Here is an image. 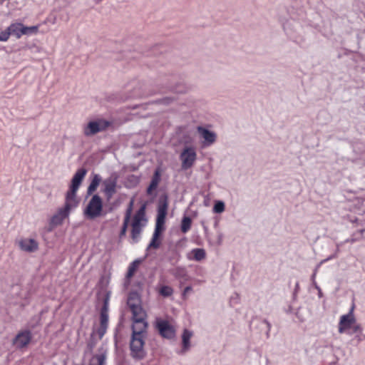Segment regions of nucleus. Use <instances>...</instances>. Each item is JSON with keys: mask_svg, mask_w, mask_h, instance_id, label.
<instances>
[{"mask_svg": "<svg viewBox=\"0 0 365 365\" xmlns=\"http://www.w3.org/2000/svg\"><path fill=\"white\" fill-rule=\"evenodd\" d=\"M174 101V98H170V97H165L163 99H161L160 102L163 104H170L172 101Z\"/></svg>", "mask_w": 365, "mask_h": 365, "instance_id": "72a5a7b5", "label": "nucleus"}, {"mask_svg": "<svg viewBox=\"0 0 365 365\" xmlns=\"http://www.w3.org/2000/svg\"><path fill=\"white\" fill-rule=\"evenodd\" d=\"M19 248L26 252H34L38 249V242L31 238H23L19 242Z\"/></svg>", "mask_w": 365, "mask_h": 365, "instance_id": "2eb2a0df", "label": "nucleus"}, {"mask_svg": "<svg viewBox=\"0 0 365 365\" xmlns=\"http://www.w3.org/2000/svg\"><path fill=\"white\" fill-rule=\"evenodd\" d=\"M127 304L130 309L131 308V304L137 306L140 305V298L136 294H131L128 297Z\"/></svg>", "mask_w": 365, "mask_h": 365, "instance_id": "c85d7f7f", "label": "nucleus"}, {"mask_svg": "<svg viewBox=\"0 0 365 365\" xmlns=\"http://www.w3.org/2000/svg\"><path fill=\"white\" fill-rule=\"evenodd\" d=\"M196 129L200 138L202 140V147H210L215 143L217 140V134L214 131L203 126H197Z\"/></svg>", "mask_w": 365, "mask_h": 365, "instance_id": "ddd939ff", "label": "nucleus"}, {"mask_svg": "<svg viewBox=\"0 0 365 365\" xmlns=\"http://www.w3.org/2000/svg\"><path fill=\"white\" fill-rule=\"evenodd\" d=\"M132 205H133V202L131 201L130 203V207H128V209L127 210V211L125 212V215L124 220H123V226H122V228H121V230L120 232V238L123 237V236H125L126 234L127 228H128V224L130 222V219L131 217Z\"/></svg>", "mask_w": 365, "mask_h": 365, "instance_id": "412c9836", "label": "nucleus"}, {"mask_svg": "<svg viewBox=\"0 0 365 365\" xmlns=\"http://www.w3.org/2000/svg\"><path fill=\"white\" fill-rule=\"evenodd\" d=\"M283 29L287 37L292 41L297 43L303 41L300 33L301 26L299 22L294 20L287 21L284 24Z\"/></svg>", "mask_w": 365, "mask_h": 365, "instance_id": "0eeeda50", "label": "nucleus"}, {"mask_svg": "<svg viewBox=\"0 0 365 365\" xmlns=\"http://www.w3.org/2000/svg\"><path fill=\"white\" fill-rule=\"evenodd\" d=\"M158 292L161 296H163L164 297H168L173 294V289L170 286L163 285L159 288Z\"/></svg>", "mask_w": 365, "mask_h": 365, "instance_id": "bb28decb", "label": "nucleus"}, {"mask_svg": "<svg viewBox=\"0 0 365 365\" xmlns=\"http://www.w3.org/2000/svg\"><path fill=\"white\" fill-rule=\"evenodd\" d=\"M162 170L160 168H157L152 177L150 183L147 188V194L149 195H153V192L157 189L158 184L161 179Z\"/></svg>", "mask_w": 365, "mask_h": 365, "instance_id": "f3484780", "label": "nucleus"}, {"mask_svg": "<svg viewBox=\"0 0 365 365\" xmlns=\"http://www.w3.org/2000/svg\"><path fill=\"white\" fill-rule=\"evenodd\" d=\"M298 287H299V284H298V283H297V284H296V289H298Z\"/></svg>", "mask_w": 365, "mask_h": 365, "instance_id": "ea45409f", "label": "nucleus"}, {"mask_svg": "<svg viewBox=\"0 0 365 365\" xmlns=\"http://www.w3.org/2000/svg\"><path fill=\"white\" fill-rule=\"evenodd\" d=\"M86 174V170L85 169H79L77 170L71 180L70 190L66 193V198L74 202H78L76 198V192L78 190L81 181L83 180Z\"/></svg>", "mask_w": 365, "mask_h": 365, "instance_id": "1a4fd4ad", "label": "nucleus"}, {"mask_svg": "<svg viewBox=\"0 0 365 365\" xmlns=\"http://www.w3.org/2000/svg\"><path fill=\"white\" fill-rule=\"evenodd\" d=\"M354 307L351 309L347 314L342 315L340 317L339 323V332L340 334L347 332L350 329H354V331H357L359 327L356 325V319L353 314Z\"/></svg>", "mask_w": 365, "mask_h": 365, "instance_id": "6e6552de", "label": "nucleus"}, {"mask_svg": "<svg viewBox=\"0 0 365 365\" xmlns=\"http://www.w3.org/2000/svg\"><path fill=\"white\" fill-rule=\"evenodd\" d=\"M180 160H195L196 147L194 140L189 135H183L180 141Z\"/></svg>", "mask_w": 365, "mask_h": 365, "instance_id": "20e7f679", "label": "nucleus"}, {"mask_svg": "<svg viewBox=\"0 0 365 365\" xmlns=\"http://www.w3.org/2000/svg\"><path fill=\"white\" fill-rule=\"evenodd\" d=\"M93 360H96L98 365H106V356L103 354L96 355Z\"/></svg>", "mask_w": 365, "mask_h": 365, "instance_id": "7c9ffc66", "label": "nucleus"}, {"mask_svg": "<svg viewBox=\"0 0 365 365\" xmlns=\"http://www.w3.org/2000/svg\"><path fill=\"white\" fill-rule=\"evenodd\" d=\"M264 322L267 324V328H268V331H269V330H270V329H271V324H270V323H269L267 320H264Z\"/></svg>", "mask_w": 365, "mask_h": 365, "instance_id": "e433bc0d", "label": "nucleus"}, {"mask_svg": "<svg viewBox=\"0 0 365 365\" xmlns=\"http://www.w3.org/2000/svg\"><path fill=\"white\" fill-rule=\"evenodd\" d=\"M225 210V203L222 201H218L217 202L214 207H213V211L215 213H221Z\"/></svg>", "mask_w": 365, "mask_h": 365, "instance_id": "c756f323", "label": "nucleus"}, {"mask_svg": "<svg viewBox=\"0 0 365 365\" xmlns=\"http://www.w3.org/2000/svg\"><path fill=\"white\" fill-rule=\"evenodd\" d=\"M168 203L166 201L160 202L158 207V215L155 223V231L152 237V240L149 243L147 249H158L160 245L159 237L161 231L163 230V225L167 215Z\"/></svg>", "mask_w": 365, "mask_h": 365, "instance_id": "f257e3e1", "label": "nucleus"}, {"mask_svg": "<svg viewBox=\"0 0 365 365\" xmlns=\"http://www.w3.org/2000/svg\"><path fill=\"white\" fill-rule=\"evenodd\" d=\"M39 26H26L23 24V35L31 36L37 34Z\"/></svg>", "mask_w": 365, "mask_h": 365, "instance_id": "a878e982", "label": "nucleus"}, {"mask_svg": "<svg viewBox=\"0 0 365 365\" xmlns=\"http://www.w3.org/2000/svg\"><path fill=\"white\" fill-rule=\"evenodd\" d=\"M78 202H74L66 197V202L63 207L58 210L50 221V225L56 227L61 225L63 220L68 217L70 211L73 207L77 206Z\"/></svg>", "mask_w": 365, "mask_h": 365, "instance_id": "423d86ee", "label": "nucleus"}, {"mask_svg": "<svg viewBox=\"0 0 365 365\" xmlns=\"http://www.w3.org/2000/svg\"><path fill=\"white\" fill-rule=\"evenodd\" d=\"M155 327L160 336L164 338L172 339L175 335L174 327L167 320L157 319Z\"/></svg>", "mask_w": 365, "mask_h": 365, "instance_id": "f8f14e48", "label": "nucleus"}, {"mask_svg": "<svg viewBox=\"0 0 365 365\" xmlns=\"http://www.w3.org/2000/svg\"><path fill=\"white\" fill-rule=\"evenodd\" d=\"M47 21L50 22L52 24H55L56 22V16L48 17V18H47Z\"/></svg>", "mask_w": 365, "mask_h": 365, "instance_id": "c9c22d12", "label": "nucleus"}, {"mask_svg": "<svg viewBox=\"0 0 365 365\" xmlns=\"http://www.w3.org/2000/svg\"><path fill=\"white\" fill-rule=\"evenodd\" d=\"M235 298H236V299H239V295H238V294L235 293Z\"/></svg>", "mask_w": 365, "mask_h": 365, "instance_id": "58836bf2", "label": "nucleus"}, {"mask_svg": "<svg viewBox=\"0 0 365 365\" xmlns=\"http://www.w3.org/2000/svg\"><path fill=\"white\" fill-rule=\"evenodd\" d=\"M32 339L31 331L29 329L21 330L18 332L12 340V344L17 349H22L28 346Z\"/></svg>", "mask_w": 365, "mask_h": 365, "instance_id": "9b49d317", "label": "nucleus"}, {"mask_svg": "<svg viewBox=\"0 0 365 365\" xmlns=\"http://www.w3.org/2000/svg\"><path fill=\"white\" fill-rule=\"evenodd\" d=\"M110 125V122L103 119H99L96 121H91L86 125V126L84 127L83 133L86 136L93 135L106 130Z\"/></svg>", "mask_w": 365, "mask_h": 365, "instance_id": "9d476101", "label": "nucleus"}, {"mask_svg": "<svg viewBox=\"0 0 365 365\" xmlns=\"http://www.w3.org/2000/svg\"><path fill=\"white\" fill-rule=\"evenodd\" d=\"M145 224V206H142L135 214L131 224L132 243H137L140 240L143 228Z\"/></svg>", "mask_w": 365, "mask_h": 365, "instance_id": "f03ea898", "label": "nucleus"}, {"mask_svg": "<svg viewBox=\"0 0 365 365\" xmlns=\"http://www.w3.org/2000/svg\"><path fill=\"white\" fill-rule=\"evenodd\" d=\"M193 333L192 331H190L187 329H184L183 333L182 334V354L187 351L190 348V339L192 338Z\"/></svg>", "mask_w": 365, "mask_h": 365, "instance_id": "6ab92c4d", "label": "nucleus"}, {"mask_svg": "<svg viewBox=\"0 0 365 365\" xmlns=\"http://www.w3.org/2000/svg\"><path fill=\"white\" fill-rule=\"evenodd\" d=\"M192 220L190 217L185 216L181 222V231L183 233H187L191 227Z\"/></svg>", "mask_w": 365, "mask_h": 365, "instance_id": "b1692460", "label": "nucleus"}, {"mask_svg": "<svg viewBox=\"0 0 365 365\" xmlns=\"http://www.w3.org/2000/svg\"><path fill=\"white\" fill-rule=\"evenodd\" d=\"M192 291V287L190 286H187L186 287L184 290H183V292H182V296L185 297L186 296V294L191 292Z\"/></svg>", "mask_w": 365, "mask_h": 365, "instance_id": "f704fd0d", "label": "nucleus"}, {"mask_svg": "<svg viewBox=\"0 0 365 365\" xmlns=\"http://www.w3.org/2000/svg\"><path fill=\"white\" fill-rule=\"evenodd\" d=\"M140 263H141V260L139 259H137L130 264L128 269V272L126 274V277L128 279L131 278L134 275V274L135 273V272L138 269Z\"/></svg>", "mask_w": 365, "mask_h": 365, "instance_id": "5701e85b", "label": "nucleus"}, {"mask_svg": "<svg viewBox=\"0 0 365 365\" xmlns=\"http://www.w3.org/2000/svg\"><path fill=\"white\" fill-rule=\"evenodd\" d=\"M132 312V320L146 319V313L142 308L141 305H134L131 304L130 309Z\"/></svg>", "mask_w": 365, "mask_h": 365, "instance_id": "aec40b11", "label": "nucleus"}, {"mask_svg": "<svg viewBox=\"0 0 365 365\" xmlns=\"http://www.w3.org/2000/svg\"><path fill=\"white\" fill-rule=\"evenodd\" d=\"M350 242H354V240L352 239V240H350Z\"/></svg>", "mask_w": 365, "mask_h": 365, "instance_id": "a19ab883", "label": "nucleus"}, {"mask_svg": "<svg viewBox=\"0 0 365 365\" xmlns=\"http://www.w3.org/2000/svg\"><path fill=\"white\" fill-rule=\"evenodd\" d=\"M148 328L146 319L133 320L132 334L145 336Z\"/></svg>", "mask_w": 365, "mask_h": 365, "instance_id": "dca6fc26", "label": "nucleus"}, {"mask_svg": "<svg viewBox=\"0 0 365 365\" xmlns=\"http://www.w3.org/2000/svg\"><path fill=\"white\" fill-rule=\"evenodd\" d=\"M317 268H316V269L314 270V272L313 273V274L312 276V278L313 281H314V279H315V277H316V274H317Z\"/></svg>", "mask_w": 365, "mask_h": 365, "instance_id": "4c0bfd02", "label": "nucleus"}, {"mask_svg": "<svg viewBox=\"0 0 365 365\" xmlns=\"http://www.w3.org/2000/svg\"><path fill=\"white\" fill-rule=\"evenodd\" d=\"M108 327V301L106 299L101 310L100 314V327L97 333L100 338H102L106 334Z\"/></svg>", "mask_w": 365, "mask_h": 365, "instance_id": "4468645a", "label": "nucleus"}, {"mask_svg": "<svg viewBox=\"0 0 365 365\" xmlns=\"http://www.w3.org/2000/svg\"><path fill=\"white\" fill-rule=\"evenodd\" d=\"M9 38V32L7 29L0 32V41H6Z\"/></svg>", "mask_w": 365, "mask_h": 365, "instance_id": "2f4dec72", "label": "nucleus"}, {"mask_svg": "<svg viewBox=\"0 0 365 365\" xmlns=\"http://www.w3.org/2000/svg\"><path fill=\"white\" fill-rule=\"evenodd\" d=\"M103 209L101 197L98 195H93L84 209L83 215L88 220H94L101 216Z\"/></svg>", "mask_w": 365, "mask_h": 365, "instance_id": "7ed1b4c3", "label": "nucleus"}, {"mask_svg": "<svg viewBox=\"0 0 365 365\" xmlns=\"http://www.w3.org/2000/svg\"><path fill=\"white\" fill-rule=\"evenodd\" d=\"M192 252L194 255V259L196 261H201L202 259L205 258L206 254L205 251L203 249L196 248L192 250Z\"/></svg>", "mask_w": 365, "mask_h": 365, "instance_id": "cd10ccee", "label": "nucleus"}, {"mask_svg": "<svg viewBox=\"0 0 365 365\" xmlns=\"http://www.w3.org/2000/svg\"><path fill=\"white\" fill-rule=\"evenodd\" d=\"M100 182L101 178L96 175L88 187V193L91 194L93 192L97 189Z\"/></svg>", "mask_w": 365, "mask_h": 365, "instance_id": "393cba45", "label": "nucleus"}, {"mask_svg": "<svg viewBox=\"0 0 365 365\" xmlns=\"http://www.w3.org/2000/svg\"><path fill=\"white\" fill-rule=\"evenodd\" d=\"M194 161H182V169L187 170L192 166Z\"/></svg>", "mask_w": 365, "mask_h": 365, "instance_id": "473e14b6", "label": "nucleus"}, {"mask_svg": "<svg viewBox=\"0 0 365 365\" xmlns=\"http://www.w3.org/2000/svg\"><path fill=\"white\" fill-rule=\"evenodd\" d=\"M105 188L104 192L108 199H110L115 192L116 183L113 180H109L104 182Z\"/></svg>", "mask_w": 365, "mask_h": 365, "instance_id": "4be33fe9", "label": "nucleus"}, {"mask_svg": "<svg viewBox=\"0 0 365 365\" xmlns=\"http://www.w3.org/2000/svg\"><path fill=\"white\" fill-rule=\"evenodd\" d=\"M145 336L131 334L130 341V356L135 360H142L146 356L144 349Z\"/></svg>", "mask_w": 365, "mask_h": 365, "instance_id": "39448f33", "label": "nucleus"}, {"mask_svg": "<svg viewBox=\"0 0 365 365\" xmlns=\"http://www.w3.org/2000/svg\"><path fill=\"white\" fill-rule=\"evenodd\" d=\"M23 24L12 23L7 27V31L10 36H14L16 38H20L23 36Z\"/></svg>", "mask_w": 365, "mask_h": 365, "instance_id": "a211bd4d", "label": "nucleus"}]
</instances>
